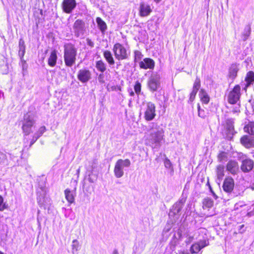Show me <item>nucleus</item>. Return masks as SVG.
Returning <instances> with one entry per match:
<instances>
[{"instance_id": "1", "label": "nucleus", "mask_w": 254, "mask_h": 254, "mask_svg": "<svg viewBox=\"0 0 254 254\" xmlns=\"http://www.w3.org/2000/svg\"><path fill=\"white\" fill-rule=\"evenodd\" d=\"M164 133L163 128L153 124L146 135V143L153 148L159 147L161 141L164 139Z\"/></svg>"}, {"instance_id": "19", "label": "nucleus", "mask_w": 254, "mask_h": 254, "mask_svg": "<svg viewBox=\"0 0 254 254\" xmlns=\"http://www.w3.org/2000/svg\"><path fill=\"white\" fill-rule=\"evenodd\" d=\"M65 197L69 203H72L74 201L75 192L70 191L69 189L64 190Z\"/></svg>"}, {"instance_id": "54", "label": "nucleus", "mask_w": 254, "mask_h": 254, "mask_svg": "<svg viewBox=\"0 0 254 254\" xmlns=\"http://www.w3.org/2000/svg\"><path fill=\"white\" fill-rule=\"evenodd\" d=\"M156 3L159 2L161 0H154Z\"/></svg>"}, {"instance_id": "38", "label": "nucleus", "mask_w": 254, "mask_h": 254, "mask_svg": "<svg viewBox=\"0 0 254 254\" xmlns=\"http://www.w3.org/2000/svg\"><path fill=\"white\" fill-rule=\"evenodd\" d=\"M134 61L135 62L140 60L142 57V55L141 53L139 51H134Z\"/></svg>"}, {"instance_id": "56", "label": "nucleus", "mask_w": 254, "mask_h": 254, "mask_svg": "<svg viewBox=\"0 0 254 254\" xmlns=\"http://www.w3.org/2000/svg\"><path fill=\"white\" fill-rule=\"evenodd\" d=\"M79 171H80V170H79V169H78L77 170V173H78V174L79 173Z\"/></svg>"}, {"instance_id": "21", "label": "nucleus", "mask_w": 254, "mask_h": 254, "mask_svg": "<svg viewBox=\"0 0 254 254\" xmlns=\"http://www.w3.org/2000/svg\"><path fill=\"white\" fill-rule=\"evenodd\" d=\"M103 56L110 65L114 64L115 61L110 51L108 50L105 51L103 53Z\"/></svg>"}, {"instance_id": "23", "label": "nucleus", "mask_w": 254, "mask_h": 254, "mask_svg": "<svg viewBox=\"0 0 254 254\" xmlns=\"http://www.w3.org/2000/svg\"><path fill=\"white\" fill-rule=\"evenodd\" d=\"M199 96L201 102L204 104H207L209 102V97L208 94L202 89L200 90Z\"/></svg>"}, {"instance_id": "25", "label": "nucleus", "mask_w": 254, "mask_h": 254, "mask_svg": "<svg viewBox=\"0 0 254 254\" xmlns=\"http://www.w3.org/2000/svg\"><path fill=\"white\" fill-rule=\"evenodd\" d=\"M96 67L97 69L102 72H104L106 69V66L105 64L101 60L98 61L96 63Z\"/></svg>"}, {"instance_id": "29", "label": "nucleus", "mask_w": 254, "mask_h": 254, "mask_svg": "<svg viewBox=\"0 0 254 254\" xmlns=\"http://www.w3.org/2000/svg\"><path fill=\"white\" fill-rule=\"evenodd\" d=\"M97 165L95 161L89 162V165L86 167L87 171L88 173L93 174L94 172V169L96 168Z\"/></svg>"}, {"instance_id": "18", "label": "nucleus", "mask_w": 254, "mask_h": 254, "mask_svg": "<svg viewBox=\"0 0 254 254\" xmlns=\"http://www.w3.org/2000/svg\"><path fill=\"white\" fill-rule=\"evenodd\" d=\"M254 163L252 160L246 159L243 161L241 169L244 172H249L253 167Z\"/></svg>"}, {"instance_id": "52", "label": "nucleus", "mask_w": 254, "mask_h": 254, "mask_svg": "<svg viewBox=\"0 0 254 254\" xmlns=\"http://www.w3.org/2000/svg\"><path fill=\"white\" fill-rule=\"evenodd\" d=\"M35 138H34V136L33 137V138L31 141V145H32L36 140H35Z\"/></svg>"}, {"instance_id": "12", "label": "nucleus", "mask_w": 254, "mask_h": 254, "mask_svg": "<svg viewBox=\"0 0 254 254\" xmlns=\"http://www.w3.org/2000/svg\"><path fill=\"white\" fill-rule=\"evenodd\" d=\"M91 78V72L86 69H80L77 74V78L82 83H86Z\"/></svg>"}, {"instance_id": "53", "label": "nucleus", "mask_w": 254, "mask_h": 254, "mask_svg": "<svg viewBox=\"0 0 254 254\" xmlns=\"http://www.w3.org/2000/svg\"><path fill=\"white\" fill-rule=\"evenodd\" d=\"M113 254H119L117 250H115L114 251Z\"/></svg>"}, {"instance_id": "17", "label": "nucleus", "mask_w": 254, "mask_h": 254, "mask_svg": "<svg viewBox=\"0 0 254 254\" xmlns=\"http://www.w3.org/2000/svg\"><path fill=\"white\" fill-rule=\"evenodd\" d=\"M238 165L237 162L230 161L227 165V170L232 174H235L238 171Z\"/></svg>"}, {"instance_id": "31", "label": "nucleus", "mask_w": 254, "mask_h": 254, "mask_svg": "<svg viewBox=\"0 0 254 254\" xmlns=\"http://www.w3.org/2000/svg\"><path fill=\"white\" fill-rule=\"evenodd\" d=\"M254 124L253 123L248 124L244 127V130L245 132H248L249 134H253V128Z\"/></svg>"}, {"instance_id": "48", "label": "nucleus", "mask_w": 254, "mask_h": 254, "mask_svg": "<svg viewBox=\"0 0 254 254\" xmlns=\"http://www.w3.org/2000/svg\"><path fill=\"white\" fill-rule=\"evenodd\" d=\"M6 159V155L3 153L0 152V164L3 162Z\"/></svg>"}, {"instance_id": "46", "label": "nucleus", "mask_w": 254, "mask_h": 254, "mask_svg": "<svg viewBox=\"0 0 254 254\" xmlns=\"http://www.w3.org/2000/svg\"><path fill=\"white\" fill-rule=\"evenodd\" d=\"M197 244L200 246L201 249L206 247L208 245V243L205 240L199 241L197 243Z\"/></svg>"}, {"instance_id": "57", "label": "nucleus", "mask_w": 254, "mask_h": 254, "mask_svg": "<svg viewBox=\"0 0 254 254\" xmlns=\"http://www.w3.org/2000/svg\"><path fill=\"white\" fill-rule=\"evenodd\" d=\"M0 254H4V253L1 251H0Z\"/></svg>"}, {"instance_id": "13", "label": "nucleus", "mask_w": 254, "mask_h": 254, "mask_svg": "<svg viewBox=\"0 0 254 254\" xmlns=\"http://www.w3.org/2000/svg\"><path fill=\"white\" fill-rule=\"evenodd\" d=\"M234 187V182L232 178H227L225 179L223 185V188L225 191L227 192H231Z\"/></svg>"}, {"instance_id": "42", "label": "nucleus", "mask_w": 254, "mask_h": 254, "mask_svg": "<svg viewBox=\"0 0 254 254\" xmlns=\"http://www.w3.org/2000/svg\"><path fill=\"white\" fill-rule=\"evenodd\" d=\"M134 90L137 94H139L141 91V84L139 82H136L134 87Z\"/></svg>"}, {"instance_id": "41", "label": "nucleus", "mask_w": 254, "mask_h": 254, "mask_svg": "<svg viewBox=\"0 0 254 254\" xmlns=\"http://www.w3.org/2000/svg\"><path fill=\"white\" fill-rule=\"evenodd\" d=\"M18 55L21 59H23L25 53V47H19Z\"/></svg>"}, {"instance_id": "2", "label": "nucleus", "mask_w": 254, "mask_h": 254, "mask_svg": "<svg viewBox=\"0 0 254 254\" xmlns=\"http://www.w3.org/2000/svg\"><path fill=\"white\" fill-rule=\"evenodd\" d=\"M77 56V49L71 44L64 46V61L65 64L68 67L72 66L75 63Z\"/></svg>"}, {"instance_id": "5", "label": "nucleus", "mask_w": 254, "mask_h": 254, "mask_svg": "<svg viewBox=\"0 0 254 254\" xmlns=\"http://www.w3.org/2000/svg\"><path fill=\"white\" fill-rule=\"evenodd\" d=\"M113 51L116 59L118 60H125L128 57L126 49L120 43H116L114 45Z\"/></svg>"}, {"instance_id": "7", "label": "nucleus", "mask_w": 254, "mask_h": 254, "mask_svg": "<svg viewBox=\"0 0 254 254\" xmlns=\"http://www.w3.org/2000/svg\"><path fill=\"white\" fill-rule=\"evenodd\" d=\"M153 7L145 1L139 3L138 7V14L140 17H147L152 12Z\"/></svg>"}, {"instance_id": "28", "label": "nucleus", "mask_w": 254, "mask_h": 254, "mask_svg": "<svg viewBox=\"0 0 254 254\" xmlns=\"http://www.w3.org/2000/svg\"><path fill=\"white\" fill-rule=\"evenodd\" d=\"M234 121L232 119H227L226 121L225 127L230 131H233L234 129Z\"/></svg>"}, {"instance_id": "30", "label": "nucleus", "mask_w": 254, "mask_h": 254, "mask_svg": "<svg viewBox=\"0 0 254 254\" xmlns=\"http://www.w3.org/2000/svg\"><path fill=\"white\" fill-rule=\"evenodd\" d=\"M203 207L206 208H211L213 205V201L209 198L204 199L203 201Z\"/></svg>"}, {"instance_id": "37", "label": "nucleus", "mask_w": 254, "mask_h": 254, "mask_svg": "<svg viewBox=\"0 0 254 254\" xmlns=\"http://www.w3.org/2000/svg\"><path fill=\"white\" fill-rule=\"evenodd\" d=\"M227 158V154L224 152H221L218 156V159L219 161H226Z\"/></svg>"}, {"instance_id": "10", "label": "nucleus", "mask_w": 254, "mask_h": 254, "mask_svg": "<svg viewBox=\"0 0 254 254\" xmlns=\"http://www.w3.org/2000/svg\"><path fill=\"white\" fill-rule=\"evenodd\" d=\"M160 76L157 75L151 76L148 81V86L152 91H156L160 85Z\"/></svg>"}, {"instance_id": "32", "label": "nucleus", "mask_w": 254, "mask_h": 254, "mask_svg": "<svg viewBox=\"0 0 254 254\" xmlns=\"http://www.w3.org/2000/svg\"><path fill=\"white\" fill-rule=\"evenodd\" d=\"M164 164L165 168L173 170V165L170 160L166 157L164 160Z\"/></svg>"}, {"instance_id": "3", "label": "nucleus", "mask_w": 254, "mask_h": 254, "mask_svg": "<svg viewBox=\"0 0 254 254\" xmlns=\"http://www.w3.org/2000/svg\"><path fill=\"white\" fill-rule=\"evenodd\" d=\"M35 123L33 114L29 113L24 115L22 127L24 135H28L32 132L31 127Z\"/></svg>"}, {"instance_id": "39", "label": "nucleus", "mask_w": 254, "mask_h": 254, "mask_svg": "<svg viewBox=\"0 0 254 254\" xmlns=\"http://www.w3.org/2000/svg\"><path fill=\"white\" fill-rule=\"evenodd\" d=\"M198 115L199 117L204 118L205 117V112L203 110L200 109V106L199 104H197Z\"/></svg>"}, {"instance_id": "6", "label": "nucleus", "mask_w": 254, "mask_h": 254, "mask_svg": "<svg viewBox=\"0 0 254 254\" xmlns=\"http://www.w3.org/2000/svg\"><path fill=\"white\" fill-rule=\"evenodd\" d=\"M240 91L241 87L240 85H237L229 92L228 95L227 100L230 104H237L241 96Z\"/></svg>"}, {"instance_id": "11", "label": "nucleus", "mask_w": 254, "mask_h": 254, "mask_svg": "<svg viewBox=\"0 0 254 254\" xmlns=\"http://www.w3.org/2000/svg\"><path fill=\"white\" fill-rule=\"evenodd\" d=\"M76 6L75 0H64L62 4L63 11L66 13H70Z\"/></svg>"}, {"instance_id": "26", "label": "nucleus", "mask_w": 254, "mask_h": 254, "mask_svg": "<svg viewBox=\"0 0 254 254\" xmlns=\"http://www.w3.org/2000/svg\"><path fill=\"white\" fill-rule=\"evenodd\" d=\"M224 166L222 165H219L217 167V176L218 179L220 180H222L224 175Z\"/></svg>"}, {"instance_id": "45", "label": "nucleus", "mask_w": 254, "mask_h": 254, "mask_svg": "<svg viewBox=\"0 0 254 254\" xmlns=\"http://www.w3.org/2000/svg\"><path fill=\"white\" fill-rule=\"evenodd\" d=\"M98 80L101 84L105 83L104 75L103 73H100L98 76Z\"/></svg>"}, {"instance_id": "15", "label": "nucleus", "mask_w": 254, "mask_h": 254, "mask_svg": "<svg viewBox=\"0 0 254 254\" xmlns=\"http://www.w3.org/2000/svg\"><path fill=\"white\" fill-rule=\"evenodd\" d=\"M241 143L246 148H250L254 145L253 137L248 135H244L241 138Z\"/></svg>"}, {"instance_id": "36", "label": "nucleus", "mask_w": 254, "mask_h": 254, "mask_svg": "<svg viewBox=\"0 0 254 254\" xmlns=\"http://www.w3.org/2000/svg\"><path fill=\"white\" fill-rule=\"evenodd\" d=\"M200 86V80L199 78H196L193 86L192 90L198 91Z\"/></svg>"}, {"instance_id": "40", "label": "nucleus", "mask_w": 254, "mask_h": 254, "mask_svg": "<svg viewBox=\"0 0 254 254\" xmlns=\"http://www.w3.org/2000/svg\"><path fill=\"white\" fill-rule=\"evenodd\" d=\"M72 249L73 251H77L79 250V243L77 240L72 241Z\"/></svg>"}, {"instance_id": "27", "label": "nucleus", "mask_w": 254, "mask_h": 254, "mask_svg": "<svg viewBox=\"0 0 254 254\" xmlns=\"http://www.w3.org/2000/svg\"><path fill=\"white\" fill-rule=\"evenodd\" d=\"M46 130V128L45 126L40 127L38 130L34 134V138H35V140H37Z\"/></svg>"}, {"instance_id": "9", "label": "nucleus", "mask_w": 254, "mask_h": 254, "mask_svg": "<svg viewBox=\"0 0 254 254\" xmlns=\"http://www.w3.org/2000/svg\"><path fill=\"white\" fill-rule=\"evenodd\" d=\"M155 106L152 102H148L144 113V118L147 121H152L155 117Z\"/></svg>"}, {"instance_id": "24", "label": "nucleus", "mask_w": 254, "mask_h": 254, "mask_svg": "<svg viewBox=\"0 0 254 254\" xmlns=\"http://www.w3.org/2000/svg\"><path fill=\"white\" fill-rule=\"evenodd\" d=\"M96 22L98 26L102 32H104L107 29V25L106 23L100 17L96 18Z\"/></svg>"}, {"instance_id": "22", "label": "nucleus", "mask_w": 254, "mask_h": 254, "mask_svg": "<svg viewBox=\"0 0 254 254\" xmlns=\"http://www.w3.org/2000/svg\"><path fill=\"white\" fill-rule=\"evenodd\" d=\"M254 81V72L253 71H249L246 77L245 81L246 82V87H248Z\"/></svg>"}, {"instance_id": "35", "label": "nucleus", "mask_w": 254, "mask_h": 254, "mask_svg": "<svg viewBox=\"0 0 254 254\" xmlns=\"http://www.w3.org/2000/svg\"><path fill=\"white\" fill-rule=\"evenodd\" d=\"M7 208V205L4 202V199L2 196L0 195V211H2Z\"/></svg>"}, {"instance_id": "49", "label": "nucleus", "mask_w": 254, "mask_h": 254, "mask_svg": "<svg viewBox=\"0 0 254 254\" xmlns=\"http://www.w3.org/2000/svg\"><path fill=\"white\" fill-rule=\"evenodd\" d=\"M19 47H25L24 41L22 39H20L19 42Z\"/></svg>"}, {"instance_id": "51", "label": "nucleus", "mask_w": 254, "mask_h": 254, "mask_svg": "<svg viewBox=\"0 0 254 254\" xmlns=\"http://www.w3.org/2000/svg\"><path fill=\"white\" fill-rule=\"evenodd\" d=\"M87 44L89 46H90L91 47H93V43L89 39H87Z\"/></svg>"}, {"instance_id": "43", "label": "nucleus", "mask_w": 254, "mask_h": 254, "mask_svg": "<svg viewBox=\"0 0 254 254\" xmlns=\"http://www.w3.org/2000/svg\"><path fill=\"white\" fill-rule=\"evenodd\" d=\"M197 93V91H195L194 90H192L190 94L189 102H192L194 100Z\"/></svg>"}, {"instance_id": "47", "label": "nucleus", "mask_w": 254, "mask_h": 254, "mask_svg": "<svg viewBox=\"0 0 254 254\" xmlns=\"http://www.w3.org/2000/svg\"><path fill=\"white\" fill-rule=\"evenodd\" d=\"M21 64L23 70H26L27 68V65L26 63V61L24 60L23 59H21Z\"/></svg>"}, {"instance_id": "8", "label": "nucleus", "mask_w": 254, "mask_h": 254, "mask_svg": "<svg viewBox=\"0 0 254 254\" xmlns=\"http://www.w3.org/2000/svg\"><path fill=\"white\" fill-rule=\"evenodd\" d=\"M73 29L76 37L83 36L85 31L84 22L81 20H76L74 23Z\"/></svg>"}, {"instance_id": "44", "label": "nucleus", "mask_w": 254, "mask_h": 254, "mask_svg": "<svg viewBox=\"0 0 254 254\" xmlns=\"http://www.w3.org/2000/svg\"><path fill=\"white\" fill-rule=\"evenodd\" d=\"M235 104L236 105L233 107L232 109V112L233 114H238L240 112V105L239 104Z\"/></svg>"}, {"instance_id": "20", "label": "nucleus", "mask_w": 254, "mask_h": 254, "mask_svg": "<svg viewBox=\"0 0 254 254\" xmlns=\"http://www.w3.org/2000/svg\"><path fill=\"white\" fill-rule=\"evenodd\" d=\"M238 70V65L237 64H232L229 68V76L230 78L234 79L237 76Z\"/></svg>"}, {"instance_id": "50", "label": "nucleus", "mask_w": 254, "mask_h": 254, "mask_svg": "<svg viewBox=\"0 0 254 254\" xmlns=\"http://www.w3.org/2000/svg\"><path fill=\"white\" fill-rule=\"evenodd\" d=\"M111 90L113 91V90H121V87L120 86H112L111 87Z\"/></svg>"}, {"instance_id": "58", "label": "nucleus", "mask_w": 254, "mask_h": 254, "mask_svg": "<svg viewBox=\"0 0 254 254\" xmlns=\"http://www.w3.org/2000/svg\"><path fill=\"white\" fill-rule=\"evenodd\" d=\"M131 95H133V92H131V94H130Z\"/></svg>"}, {"instance_id": "16", "label": "nucleus", "mask_w": 254, "mask_h": 254, "mask_svg": "<svg viewBox=\"0 0 254 254\" xmlns=\"http://www.w3.org/2000/svg\"><path fill=\"white\" fill-rule=\"evenodd\" d=\"M57 51L56 50H53L48 59V65L51 67L56 65L57 61Z\"/></svg>"}, {"instance_id": "4", "label": "nucleus", "mask_w": 254, "mask_h": 254, "mask_svg": "<svg viewBox=\"0 0 254 254\" xmlns=\"http://www.w3.org/2000/svg\"><path fill=\"white\" fill-rule=\"evenodd\" d=\"M130 161L129 159H119L115 163L114 169L115 176L117 178H121L124 174V168L128 167L130 165Z\"/></svg>"}, {"instance_id": "55", "label": "nucleus", "mask_w": 254, "mask_h": 254, "mask_svg": "<svg viewBox=\"0 0 254 254\" xmlns=\"http://www.w3.org/2000/svg\"><path fill=\"white\" fill-rule=\"evenodd\" d=\"M182 254H189L188 253H183Z\"/></svg>"}, {"instance_id": "34", "label": "nucleus", "mask_w": 254, "mask_h": 254, "mask_svg": "<svg viewBox=\"0 0 254 254\" xmlns=\"http://www.w3.org/2000/svg\"><path fill=\"white\" fill-rule=\"evenodd\" d=\"M201 250L200 246L197 243L192 245L190 248V251L192 253H197Z\"/></svg>"}, {"instance_id": "33", "label": "nucleus", "mask_w": 254, "mask_h": 254, "mask_svg": "<svg viewBox=\"0 0 254 254\" xmlns=\"http://www.w3.org/2000/svg\"><path fill=\"white\" fill-rule=\"evenodd\" d=\"M88 181L90 183H93L95 182L97 179L98 175L97 174H91L89 173L88 174Z\"/></svg>"}, {"instance_id": "14", "label": "nucleus", "mask_w": 254, "mask_h": 254, "mask_svg": "<svg viewBox=\"0 0 254 254\" xmlns=\"http://www.w3.org/2000/svg\"><path fill=\"white\" fill-rule=\"evenodd\" d=\"M139 66L143 69H153L155 65L154 61L150 58H145L139 63Z\"/></svg>"}]
</instances>
